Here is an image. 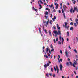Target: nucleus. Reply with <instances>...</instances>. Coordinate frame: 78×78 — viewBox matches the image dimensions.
<instances>
[{
  "mask_svg": "<svg viewBox=\"0 0 78 78\" xmlns=\"http://www.w3.org/2000/svg\"><path fill=\"white\" fill-rule=\"evenodd\" d=\"M60 61L61 62H62V58H60Z\"/></svg>",
  "mask_w": 78,
  "mask_h": 78,
  "instance_id": "nucleus-43",
  "label": "nucleus"
},
{
  "mask_svg": "<svg viewBox=\"0 0 78 78\" xmlns=\"http://www.w3.org/2000/svg\"><path fill=\"white\" fill-rule=\"evenodd\" d=\"M49 53L50 54H51V51H50V49L49 50Z\"/></svg>",
  "mask_w": 78,
  "mask_h": 78,
  "instance_id": "nucleus-45",
  "label": "nucleus"
},
{
  "mask_svg": "<svg viewBox=\"0 0 78 78\" xmlns=\"http://www.w3.org/2000/svg\"><path fill=\"white\" fill-rule=\"evenodd\" d=\"M54 69L55 71H56V67H54Z\"/></svg>",
  "mask_w": 78,
  "mask_h": 78,
  "instance_id": "nucleus-27",
  "label": "nucleus"
},
{
  "mask_svg": "<svg viewBox=\"0 0 78 78\" xmlns=\"http://www.w3.org/2000/svg\"><path fill=\"white\" fill-rule=\"evenodd\" d=\"M60 53H61V54H62V51L60 50Z\"/></svg>",
  "mask_w": 78,
  "mask_h": 78,
  "instance_id": "nucleus-60",
  "label": "nucleus"
},
{
  "mask_svg": "<svg viewBox=\"0 0 78 78\" xmlns=\"http://www.w3.org/2000/svg\"><path fill=\"white\" fill-rule=\"evenodd\" d=\"M53 11L54 12H56V10L54 9Z\"/></svg>",
  "mask_w": 78,
  "mask_h": 78,
  "instance_id": "nucleus-47",
  "label": "nucleus"
},
{
  "mask_svg": "<svg viewBox=\"0 0 78 78\" xmlns=\"http://www.w3.org/2000/svg\"><path fill=\"white\" fill-rule=\"evenodd\" d=\"M44 57H45V58H48V56H47V55H44Z\"/></svg>",
  "mask_w": 78,
  "mask_h": 78,
  "instance_id": "nucleus-39",
  "label": "nucleus"
},
{
  "mask_svg": "<svg viewBox=\"0 0 78 78\" xmlns=\"http://www.w3.org/2000/svg\"><path fill=\"white\" fill-rule=\"evenodd\" d=\"M58 30H60V29H61V27H58Z\"/></svg>",
  "mask_w": 78,
  "mask_h": 78,
  "instance_id": "nucleus-62",
  "label": "nucleus"
},
{
  "mask_svg": "<svg viewBox=\"0 0 78 78\" xmlns=\"http://www.w3.org/2000/svg\"><path fill=\"white\" fill-rule=\"evenodd\" d=\"M69 63L71 66H73V64H72V62H69Z\"/></svg>",
  "mask_w": 78,
  "mask_h": 78,
  "instance_id": "nucleus-28",
  "label": "nucleus"
},
{
  "mask_svg": "<svg viewBox=\"0 0 78 78\" xmlns=\"http://www.w3.org/2000/svg\"><path fill=\"white\" fill-rule=\"evenodd\" d=\"M67 4L69 6H70V3H69L68 2Z\"/></svg>",
  "mask_w": 78,
  "mask_h": 78,
  "instance_id": "nucleus-61",
  "label": "nucleus"
},
{
  "mask_svg": "<svg viewBox=\"0 0 78 78\" xmlns=\"http://www.w3.org/2000/svg\"><path fill=\"white\" fill-rule=\"evenodd\" d=\"M58 44H61V42H60V41H58Z\"/></svg>",
  "mask_w": 78,
  "mask_h": 78,
  "instance_id": "nucleus-42",
  "label": "nucleus"
},
{
  "mask_svg": "<svg viewBox=\"0 0 78 78\" xmlns=\"http://www.w3.org/2000/svg\"><path fill=\"white\" fill-rule=\"evenodd\" d=\"M74 72L75 74V75H76V72H75V71H74Z\"/></svg>",
  "mask_w": 78,
  "mask_h": 78,
  "instance_id": "nucleus-56",
  "label": "nucleus"
},
{
  "mask_svg": "<svg viewBox=\"0 0 78 78\" xmlns=\"http://www.w3.org/2000/svg\"><path fill=\"white\" fill-rule=\"evenodd\" d=\"M52 17H53V15L52 14H51V16H50L51 18H52Z\"/></svg>",
  "mask_w": 78,
  "mask_h": 78,
  "instance_id": "nucleus-37",
  "label": "nucleus"
},
{
  "mask_svg": "<svg viewBox=\"0 0 78 78\" xmlns=\"http://www.w3.org/2000/svg\"><path fill=\"white\" fill-rule=\"evenodd\" d=\"M49 47L48 46L47 47V48H46V53H48V51H49Z\"/></svg>",
  "mask_w": 78,
  "mask_h": 78,
  "instance_id": "nucleus-8",
  "label": "nucleus"
},
{
  "mask_svg": "<svg viewBox=\"0 0 78 78\" xmlns=\"http://www.w3.org/2000/svg\"><path fill=\"white\" fill-rule=\"evenodd\" d=\"M46 24L47 25H48V21L46 22Z\"/></svg>",
  "mask_w": 78,
  "mask_h": 78,
  "instance_id": "nucleus-59",
  "label": "nucleus"
},
{
  "mask_svg": "<svg viewBox=\"0 0 78 78\" xmlns=\"http://www.w3.org/2000/svg\"><path fill=\"white\" fill-rule=\"evenodd\" d=\"M62 13L63 14V16L64 17V18L66 19V15H65V14L64 13V10L63 9L62 10Z\"/></svg>",
  "mask_w": 78,
  "mask_h": 78,
  "instance_id": "nucleus-7",
  "label": "nucleus"
},
{
  "mask_svg": "<svg viewBox=\"0 0 78 78\" xmlns=\"http://www.w3.org/2000/svg\"><path fill=\"white\" fill-rule=\"evenodd\" d=\"M73 27H70V30H71V31L72 30H73Z\"/></svg>",
  "mask_w": 78,
  "mask_h": 78,
  "instance_id": "nucleus-22",
  "label": "nucleus"
},
{
  "mask_svg": "<svg viewBox=\"0 0 78 78\" xmlns=\"http://www.w3.org/2000/svg\"><path fill=\"white\" fill-rule=\"evenodd\" d=\"M53 77V78H55V76H56V74H54L53 75H52Z\"/></svg>",
  "mask_w": 78,
  "mask_h": 78,
  "instance_id": "nucleus-20",
  "label": "nucleus"
},
{
  "mask_svg": "<svg viewBox=\"0 0 78 78\" xmlns=\"http://www.w3.org/2000/svg\"><path fill=\"white\" fill-rule=\"evenodd\" d=\"M56 19V16H54V18H52V20L53 22H55V20Z\"/></svg>",
  "mask_w": 78,
  "mask_h": 78,
  "instance_id": "nucleus-9",
  "label": "nucleus"
},
{
  "mask_svg": "<svg viewBox=\"0 0 78 78\" xmlns=\"http://www.w3.org/2000/svg\"><path fill=\"white\" fill-rule=\"evenodd\" d=\"M75 62H74L73 64V66L74 67H75V65H77L78 64L77 63V62H76V61H75V60H74Z\"/></svg>",
  "mask_w": 78,
  "mask_h": 78,
  "instance_id": "nucleus-3",
  "label": "nucleus"
},
{
  "mask_svg": "<svg viewBox=\"0 0 78 78\" xmlns=\"http://www.w3.org/2000/svg\"><path fill=\"white\" fill-rule=\"evenodd\" d=\"M74 51H75L76 53H78L76 49H74Z\"/></svg>",
  "mask_w": 78,
  "mask_h": 78,
  "instance_id": "nucleus-18",
  "label": "nucleus"
},
{
  "mask_svg": "<svg viewBox=\"0 0 78 78\" xmlns=\"http://www.w3.org/2000/svg\"><path fill=\"white\" fill-rule=\"evenodd\" d=\"M53 29H54V30H56V26L54 27Z\"/></svg>",
  "mask_w": 78,
  "mask_h": 78,
  "instance_id": "nucleus-31",
  "label": "nucleus"
},
{
  "mask_svg": "<svg viewBox=\"0 0 78 78\" xmlns=\"http://www.w3.org/2000/svg\"><path fill=\"white\" fill-rule=\"evenodd\" d=\"M59 69L58 68H57V71L58 74H59Z\"/></svg>",
  "mask_w": 78,
  "mask_h": 78,
  "instance_id": "nucleus-17",
  "label": "nucleus"
},
{
  "mask_svg": "<svg viewBox=\"0 0 78 78\" xmlns=\"http://www.w3.org/2000/svg\"><path fill=\"white\" fill-rule=\"evenodd\" d=\"M48 10V12H50V9H49Z\"/></svg>",
  "mask_w": 78,
  "mask_h": 78,
  "instance_id": "nucleus-51",
  "label": "nucleus"
},
{
  "mask_svg": "<svg viewBox=\"0 0 78 78\" xmlns=\"http://www.w3.org/2000/svg\"><path fill=\"white\" fill-rule=\"evenodd\" d=\"M58 27H59V25H58V24H57V28H58Z\"/></svg>",
  "mask_w": 78,
  "mask_h": 78,
  "instance_id": "nucleus-32",
  "label": "nucleus"
},
{
  "mask_svg": "<svg viewBox=\"0 0 78 78\" xmlns=\"http://www.w3.org/2000/svg\"><path fill=\"white\" fill-rule=\"evenodd\" d=\"M65 54L66 55V56H67V57H68L69 56H68V51L67 50H66L65 51Z\"/></svg>",
  "mask_w": 78,
  "mask_h": 78,
  "instance_id": "nucleus-4",
  "label": "nucleus"
},
{
  "mask_svg": "<svg viewBox=\"0 0 78 78\" xmlns=\"http://www.w3.org/2000/svg\"><path fill=\"white\" fill-rule=\"evenodd\" d=\"M33 10H34L35 11L37 12V9H36L34 8V7H33Z\"/></svg>",
  "mask_w": 78,
  "mask_h": 78,
  "instance_id": "nucleus-21",
  "label": "nucleus"
},
{
  "mask_svg": "<svg viewBox=\"0 0 78 78\" xmlns=\"http://www.w3.org/2000/svg\"><path fill=\"white\" fill-rule=\"evenodd\" d=\"M60 69L61 71H62V64H60Z\"/></svg>",
  "mask_w": 78,
  "mask_h": 78,
  "instance_id": "nucleus-5",
  "label": "nucleus"
},
{
  "mask_svg": "<svg viewBox=\"0 0 78 78\" xmlns=\"http://www.w3.org/2000/svg\"><path fill=\"white\" fill-rule=\"evenodd\" d=\"M47 66H50V65L49 64V63H47Z\"/></svg>",
  "mask_w": 78,
  "mask_h": 78,
  "instance_id": "nucleus-53",
  "label": "nucleus"
},
{
  "mask_svg": "<svg viewBox=\"0 0 78 78\" xmlns=\"http://www.w3.org/2000/svg\"><path fill=\"white\" fill-rule=\"evenodd\" d=\"M45 17L46 19H47V18L48 17V16H47L45 15L44 16Z\"/></svg>",
  "mask_w": 78,
  "mask_h": 78,
  "instance_id": "nucleus-38",
  "label": "nucleus"
},
{
  "mask_svg": "<svg viewBox=\"0 0 78 78\" xmlns=\"http://www.w3.org/2000/svg\"><path fill=\"white\" fill-rule=\"evenodd\" d=\"M49 75H50V76H52V74L51 73Z\"/></svg>",
  "mask_w": 78,
  "mask_h": 78,
  "instance_id": "nucleus-64",
  "label": "nucleus"
},
{
  "mask_svg": "<svg viewBox=\"0 0 78 78\" xmlns=\"http://www.w3.org/2000/svg\"><path fill=\"white\" fill-rule=\"evenodd\" d=\"M69 26H68L67 27V30H69Z\"/></svg>",
  "mask_w": 78,
  "mask_h": 78,
  "instance_id": "nucleus-54",
  "label": "nucleus"
},
{
  "mask_svg": "<svg viewBox=\"0 0 78 78\" xmlns=\"http://www.w3.org/2000/svg\"><path fill=\"white\" fill-rule=\"evenodd\" d=\"M70 24L71 25H73V22H71L70 23Z\"/></svg>",
  "mask_w": 78,
  "mask_h": 78,
  "instance_id": "nucleus-35",
  "label": "nucleus"
},
{
  "mask_svg": "<svg viewBox=\"0 0 78 78\" xmlns=\"http://www.w3.org/2000/svg\"><path fill=\"white\" fill-rule=\"evenodd\" d=\"M58 12H59V13H61V10H59L58 11Z\"/></svg>",
  "mask_w": 78,
  "mask_h": 78,
  "instance_id": "nucleus-63",
  "label": "nucleus"
},
{
  "mask_svg": "<svg viewBox=\"0 0 78 78\" xmlns=\"http://www.w3.org/2000/svg\"><path fill=\"white\" fill-rule=\"evenodd\" d=\"M67 36H69L70 34H69V32H67Z\"/></svg>",
  "mask_w": 78,
  "mask_h": 78,
  "instance_id": "nucleus-23",
  "label": "nucleus"
},
{
  "mask_svg": "<svg viewBox=\"0 0 78 78\" xmlns=\"http://www.w3.org/2000/svg\"><path fill=\"white\" fill-rule=\"evenodd\" d=\"M74 11H77V8H76L75 7H74Z\"/></svg>",
  "mask_w": 78,
  "mask_h": 78,
  "instance_id": "nucleus-14",
  "label": "nucleus"
},
{
  "mask_svg": "<svg viewBox=\"0 0 78 78\" xmlns=\"http://www.w3.org/2000/svg\"><path fill=\"white\" fill-rule=\"evenodd\" d=\"M63 42H64V41H62V45H63Z\"/></svg>",
  "mask_w": 78,
  "mask_h": 78,
  "instance_id": "nucleus-50",
  "label": "nucleus"
},
{
  "mask_svg": "<svg viewBox=\"0 0 78 78\" xmlns=\"http://www.w3.org/2000/svg\"><path fill=\"white\" fill-rule=\"evenodd\" d=\"M54 33V34H55V37H57V36H58V35H59L60 36H61V31H60V30H58V31H55L54 30L53 31Z\"/></svg>",
  "mask_w": 78,
  "mask_h": 78,
  "instance_id": "nucleus-1",
  "label": "nucleus"
},
{
  "mask_svg": "<svg viewBox=\"0 0 78 78\" xmlns=\"http://www.w3.org/2000/svg\"><path fill=\"white\" fill-rule=\"evenodd\" d=\"M49 9L48 8H46V10H48Z\"/></svg>",
  "mask_w": 78,
  "mask_h": 78,
  "instance_id": "nucleus-48",
  "label": "nucleus"
},
{
  "mask_svg": "<svg viewBox=\"0 0 78 78\" xmlns=\"http://www.w3.org/2000/svg\"><path fill=\"white\" fill-rule=\"evenodd\" d=\"M49 35L51 36H52V35L51 34V32L50 30L49 31Z\"/></svg>",
  "mask_w": 78,
  "mask_h": 78,
  "instance_id": "nucleus-12",
  "label": "nucleus"
},
{
  "mask_svg": "<svg viewBox=\"0 0 78 78\" xmlns=\"http://www.w3.org/2000/svg\"><path fill=\"white\" fill-rule=\"evenodd\" d=\"M56 41H58V38H56Z\"/></svg>",
  "mask_w": 78,
  "mask_h": 78,
  "instance_id": "nucleus-52",
  "label": "nucleus"
},
{
  "mask_svg": "<svg viewBox=\"0 0 78 78\" xmlns=\"http://www.w3.org/2000/svg\"><path fill=\"white\" fill-rule=\"evenodd\" d=\"M54 5L55 6H56V5H57V3L55 2Z\"/></svg>",
  "mask_w": 78,
  "mask_h": 78,
  "instance_id": "nucleus-55",
  "label": "nucleus"
},
{
  "mask_svg": "<svg viewBox=\"0 0 78 78\" xmlns=\"http://www.w3.org/2000/svg\"><path fill=\"white\" fill-rule=\"evenodd\" d=\"M70 59L69 58H68V61H70Z\"/></svg>",
  "mask_w": 78,
  "mask_h": 78,
  "instance_id": "nucleus-58",
  "label": "nucleus"
},
{
  "mask_svg": "<svg viewBox=\"0 0 78 78\" xmlns=\"http://www.w3.org/2000/svg\"><path fill=\"white\" fill-rule=\"evenodd\" d=\"M53 4H52L51 5H49V6L50 8H52L53 6Z\"/></svg>",
  "mask_w": 78,
  "mask_h": 78,
  "instance_id": "nucleus-15",
  "label": "nucleus"
},
{
  "mask_svg": "<svg viewBox=\"0 0 78 78\" xmlns=\"http://www.w3.org/2000/svg\"><path fill=\"white\" fill-rule=\"evenodd\" d=\"M44 31H45V32L47 34V30H46V29H45L44 30Z\"/></svg>",
  "mask_w": 78,
  "mask_h": 78,
  "instance_id": "nucleus-30",
  "label": "nucleus"
},
{
  "mask_svg": "<svg viewBox=\"0 0 78 78\" xmlns=\"http://www.w3.org/2000/svg\"><path fill=\"white\" fill-rule=\"evenodd\" d=\"M68 47L69 49H71V47H70V46H69Z\"/></svg>",
  "mask_w": 78,
  "mask_h": 78,
  "instance_id": "nucleus-49",
  "label": "nucleus"
},
{
  "mask_svg": "<svg viewBox=\"0 0 78 78\" xmlns=\"http://www.w3.org/2000/svg\"><path fill=\"white\" fill-rule=\"evenodd\" d=\"M40 8H39V9H41L42 8V6H41V5L39 4Z\"/></svg>",
  "mask_w": 78,
  "mask_h": 78,
  "instance_id": "nucleus-11",
  "label": "nucleus"
},
{
  "mask_svg": "<svg viewBox=\"0 0 78 78\" xmlns=\"http://www.w3.org/2000/svg\"><path fill=\"white\" fill-rule=\"evenodd\" d=\"M74 26H75L76 27H77V25H76V23H74Z\"/></svg>",
  "mask_w": 78,
  "mask_h": 78,
  "instance_id": "nucleus-26",
  "label": "nucleus"
},
{
  "mask_svg": "<svg viewBox=\"0 0 78 78\" xmlns=\"http://www.w3.org/2000/svg\"><path fill=\"white\" fill-rule=\"evenodd\" d=\"M45 15H47V16H48V12L46 11L45 13Z\"/></svg>",
  "mask_w": 78,
  "mask_h": 78,
  "instance_id": "nucleus-13",
  "label": "nucleus"
},
{
  "mask_svg": "<svg viewBox=\"0 0 78 78\" xmlns=\"http://www.w3.org/2000/svg\"><path fill=\"white\" fill-rule=\"evenodd\" d=\"M58 7H59V5H58V4H57L56 5L55 8L56 9H58Z\"/></svg>",
  "mask_w": 78,
  "mask_h": 78,
  "instance_id": "nucleus-16",
  "label": "nucleus"
},
{
  "mask_svg": "<svg viewBox=\"0 0 78 78\" xmlns=\"http://www.w3.org/2000/svg\"><path fill=\"white\" fill-rule=\"evenodd\" d=\"M47 67V64H45L44 65V67H45V68H46Z\"/></svg>",
  "mask_w": 78,
  "mask_h": 78,
  "instance_id": "nucleus-24",
  "label": "nucleus"
},
{
  "mask_svg": "<svg viewBox=\"0 0 78 78\" xmlns=\"http://www.w3.org/2000/svg\"><path fill=\"white\" fill-rule=\"evenodd\" d=\"M60 6H62V3H60Z\"/></svg>",
  "mask_w": 78,
  "mask_h": 78,
  "instance_id": "nucleus-57",
  "label": "nucleus"
},
{
  "mask_svg": "<svg viewBox=\"0 0 78 78\" xmlns=\"http://www.w3.org/2000/svg\"><path fill=\"white\" fill-rule=\"evenodd\" d=\"M53 45H52V44H51V48H53Z\"/></svg>",
  "mask_w": 78,
  "mask_h": 78,
  "instance_id": "nucleus-29",
  "label": "nucleus"
},
{
  "mask_svg": "<svg viewBox=\"0 0 78 78\" xmlns=\"http://www.w3.org/2000/svg\"><path fill=\"white\" fill-rule=\"evenodd\" d=\"M46 76H47V77H48V76H49V75H48V74H47Z\"/></svg>",
  "mask_w": 78,
  "mask_h": 78,
  "instance_id": "nucleus-46",
  "label": "nucleus"
},
{
  "mask_svg": "<svg viewBox=\"0 0 78 78\" xmlns=\"http://www.w3.org/2000/svg\"><path fill=\"white\" fill-rule=\"evenodd\" d=\"M54 51V49L53 48H52V50H51V51L52 52V51Z\"/></svg>",
  "mask_w": 78,
  "mask_h": 78,
  "instance_id": "nucleus-34",
  "label": "nucleus"
},
{
  "mask_svg": "<svg viewBox=\"0 0 78 78\" xmlns=\"http://www.w3.org/2000/svg\"><path fill=\"white\" fill-rule=\"evenodd\" d=\"M51 70L52 72H53V68H51Z\"/></svg>",
  "mask_w": 78,
  "mask_h": 78,
  "instance_id": "nucleus-44",
  "label": "nucleus"
},
{
  "mask_svg": "<svg viewBox=\"0 0 78 78\" xmlns=\"http://www.w3.org/2000/svg\"><path fill=\"white\" fill-rule=\"evenodd\" d=\"M62 41H64V38H63V37H62Z\"/></svg>",
  "mask_w": 78,
  "mask_h": 78,
  "instance_id": "nucleus-36",
  "label": "nucleus"
},
{
  "mask_svg": "<svg viewBox=\"0 0 78 78\" xmlns=\"http://www.w3.org/2000/svg\"><path fill=\"white\" fill-rule=\"evenodd\" d=\"M47 53L48 56H49V57L50 56V54H49V53H48V52Z\"/></svg>",
  "mask_w": 78,
  "mask_h": 78,
  "instance_id": "nucleus-25",
  "label": "nucleus"
},
{
  "mask_svg": "<svg viewBox=\"0 0 78 78\" xmlns=\"http://www.w3.org/2000/svg\"><path fill=\"white\" fill-rule=\"evenodd\" d=\"M72 10H73V8H72V7L71 8V9H70V12L71 13H72V12H73V13H74V12H75V10L74 9V10H73L72 11Z\"/></svg>",
  "mask_w": 78,
  "mask_h": 78,
  "instance_id": "nucleus-2",
  "label": "nucleus"
},
{
  "mask_svg": "<svg viewBox=\"0 0 78 78\" xmlns=\"http://www.w3.org/2000/svg\"><path fill=\"white\" fill-rule=\"evenodd\" d=\"M75 21L76 22V24L77 25H78V19H76L75 20Z\"/></svg>",
  "mask_w": 78,
  "mask_h": 78,
  "instance_id": "nucleus-10",
  "label": "nucleus"
},
{
  "mask_svg": "<svg viewBox=\"0 0 78 78\" xmlns=\"http://www.w3.org/2000/svg\"><path fill=\"white\" fill-rule=\"evenodd\" d=\"M76 3V1L75 0H74L73 2V3L74 5L75 4V3Z\"/></svg>",
  "mask_w": 78,
  "mask_h": 78,
  "instance_id": "nucleus-33",
  "label": "nucleus"
},
{
  "mask_svg": "<svg viewBox=\"0 0 78 78\" xmlns=\"http://www.w3.org/2000/svg\"><path fill=\"white\" fill-rule=\"evenodd\" d=\"M52 21L51 20H50L49 23L51 25H52Z\"/></svg>",
  "mask_w": 78,
  "mask_h": 78,
  "instance_id": "nucleus-19",
  "label": "nucleus"
},
{
  "mask_svg": "<svg viewBox=\"0 0 78 78\" xmlns=\"http://www.w3.org/2000/svg\"><path fill=\"white\" fill-rule=\"evenodd\" d=\"M64 23L65 28L67 29V26L68 24V23H67V22H65Z\"/></svg>",
  "mask_w": 78,
  "mask_h": 78,
  "instance_id": "nucleus-6",
  "label": "nucleus"
},
{
  "mask_svg": "<svg viewBox=\"0 0 78 78\" xmlns=\"http://www.w3.org/2000/svg\"><path fill=\"white\" fill-rule=\"evenodd\" d=\"M40 2L41 3V4H42V3H43V2H42V1L40 0Z\"/></svg>",
  "mask_w": 78,
  "mask_h": 78,
  "instance_id": "nucleus-40",
  "label": "nucleus"
},
{
  "mask_svg": "<svg viewBox=\"0 0 78 78\" xmlns=\"http://www.w3.org/2000/svg\"><path fill=\"white\" fill-rule=\"evenodd\" d=\"M54 42L55 43H56V40L55 39L54 40Z\"/></svg>",
  "mask_w": 78,
  "mask_h": 78,
  "instance_id": "nucleus-41",
  "label": "nucleus"
}]
</instances>
